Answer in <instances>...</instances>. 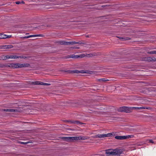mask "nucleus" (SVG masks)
Instances as JSON below:
<instances>
[{"label":"nucleus","instance_id":"nucleus-3","mask_svg":"<svg viewBox=\"0 0 156 156\" xmlns=\"http://www.w3.org/2000/svg\"><path fill=\"white\" fill-rule=\"evenodd\" d=\"M113 134L112 133H108L106 134H98L94 136L93 137L94 138H102L107 137H109L113 136Z\"/></svg>","mask_w":156,"mask_h":156},{"label":"nucleus","instance_id":"nucleus-15","mask_svg":"<svg viewBox=\"0 0 156 156\" xmlns=\"http://www.w3.org/2000/svg\"><path fill=\"white\" fill-rule=\"evenodd\" d=\"M152 57H145L143 58L142 60L143 61H147V62H152Z\"/></svg>","mask_w":156,"mask_h":156},{"label":"nucleus","instance_id":"nucleus-4","mask_svg":"<svg viewBox=\"0 0 156 156\" xmlns=\"http://www.w3.org/2000/svg\"><path fill=\"white\" fill-rule=\"evenodd\" d=\"M134 137V136L133 135H129L127 136H117L115 137L116 139L118 140H125L130 138H132Z\"/></svg>","mask_w":156,"mask_h":156},{"label":"nucleus","instance_id":"nucleus-25","mask_svg":"<svg viewBox=\"0 0 156 156\" xmlns=\"http://www.w3.org/2000/svg\"><path fill=\"white\" fill-rule=\"evenodd\" d=\"M152 61H153V62H155V61H156V58H155L154 57H152Z\"/></svg>","mask_w":156,"mask_h":156},{"label":"nucleus","instance_id":"nucleus-30","mask_svg":"<svg viewBox=\"0 0 156 156\" xmlns=\"http://www.w3.org/2000/svg\"><path fill=\"white\" fill-rule=\"evenodd\" d=\"M155 139H156V138H155Z\"/></svg>","mask_w":156,"mask_h":156},{"label":"nucleus","instance_id":"nucleus-23","mask_svg":"<svg viewBox=\"0 0 156 156\" xmlns=\"http://www.w3.org/2000/svg\"><path fill=\"white\" fill-rule=\"evenodd\" d=\"M5 66V65L2 64H0V68H3Z\"/></svg>","mask_w":156,"mask_h":156},{"label":"nucleus","instance_id":"nucleus-9","mask_svg":"<svg viewBox=\"0 0 156 156\" xmlns=\"http://www.w3.org/2000/svg\"><path fill=\"white\" fill-rule=\"evenodd\" d=\"M66 121L69 122L70 123L77 124L78 125H80L83 124L79 121L69 120Z\"/></svg>","mask_w":156,"mask_h":156},{"label":"nucleus","instance_id":"nucleus-26","mask_svg":"<svg viewBox=\"0 0 156 156\" xmlns=\"http://www.w3.org/2000/svg\"><path fill=\"white\" fill-rule=\"evenodd\" d=\"M149 142L151 143H154V142L152 140H149Z\"/></svg>","mask_w":156,"mask_h":156},{"label":"nucleus","instance_id":"nucleus-12","mask_svg":"<svg viewBox=\"0 0 156 156\" xmlns=\"http://www.w3.org/2000/svg\"><path fill=\"white\" fill-rule=\"evenodd\" d=\"M13 46L11 44L3 45L2 46L1 48L3 49H9L13 48Z\"/></svg>","mask_w":156,"mask_h":156},{"label":"nucleus","instance_id":"nucleus-2","mask_svg":"<svg viewBox=\"0 0 156 156\" xmlns=\"http://www.w3.org/2000/svg\"><path fill=\"white\" fill-rule=\"evenodd\" d=\"M8 66L13 68H21L23 67H28L30 66V64L28 63L20 64L17 63H11L9 64Z\"/></svg>","mask_w":156,"mask_h":156},{"label":"nucleus","instance_id":"nucleus-17","mask_svg":"<svg viewBox=\"0 0 156 156\" xmlns=\"http://www.w3.org/2000/svg\"><path fill=\"white\" fill-rule=\"evenodd\" d=\"M43 35L42 34H36V35H29V38L34 37H42Z\"/></svg>","mask_w":156,"mask_h":156},{"label":"nucleus","instance_id":"nucleus-21","mask_svg":"<svg viewBox=\"0 0 156 156\" xmlns=\"http://www.w3.org/2000/svg\"><path fill=\"white\" fill-rule=\"evenodd\" d=\"M17 4H20L21 3H24V2H23V1H17L15 2Z\"/></svg>","mask_w":156,"mask_h":156},{"label":"nucleus","instance_id":"nucleus-7","mask_svg":"<svg viewBox=\"0 0 156 156\" xmlns=\"http://www.w3.org/2000/svg\"><path fill=\"white\" fill-rule=\"evenodd\" d=\"M71 73H76V74H78L79 73H87L89 74H92L93 73V72L91 71H89L87 72H86L84 70H82L81 71H78L77 70H74L73 71H72L71 72Z\"/></svg>","mask_w":156,"mask_h":156},{"label":"nucleus","instance_id":"nucleus-8","mask_svg":"<svg viewBox=\"0 0 156 156\" xmlns=\"http://www.w3.org/2000/svg\"><path fill=\"white\" fill-rule=\"evenodd\" d=\"M32 84L34 85H40L44 86H48L50 85V83L41 82L39 81L32 82Z\"/></svg>","mask_w":156,"mask_h":156},{"label":"nucleus","instance_id":"nucleus-6","mask_svg":"<svg viewBox=\"0 0 156 156\" xmlns=\"http://www.w3.org/2000/svg\"><path fill=\"white\" fill-rule=\"evenodd\" d=\"M119 111L126 113H130L131 112V107H129L126 106L120 108L119 109Z\"/></svg>","mask_w":156,"mask_h":156},{"label":"nucleus","instance_id":"nucleus-27","mask_svg":"<svg viewBox=\"0 0 156 156\" xmlns=\"http://www.w3.org/2000/svg\"><path fill=\"white\" fill-rule=\"evenodd\" d=\"M40 28H41V29H44V27H43V26L42 25L41 26V27H40Z\"/></svg>","mask_w":156,"mask_h":156},{"label":"nucleus","instance_id":"nucleus-19","mask_svg":"<svg viewBox=\"0 0 156 156\" xmlns=\"http://www.w3.org/2000/svg\"><path fill=\"white\" fill-rule=\"evenodd\" d=\"M15 59L18 58H26V57H24L23 56H16V55H15Z\"/></svg>","mask_w":156,"mask_h":156},{"label":"nucleus","instance_id":"nucleus-16","mask_svg":"<svg viewBox=\"0 0 156 156\" xmlns=\"http://www.w3.org/2000/svg\"><path fill=\"white\" fill-rule=\"evenodd\" d=\"M15 55H7L5 56L4 59H9V58H13L15 59Z\"/></svg>","mask_w":156,"mask_h":156},{"label":"nucleus","instance_id":"nucleus-28","mask_svg":"<svg viewBox=\"0 0 156 156\" xmlns=\"http://www.w3.org/2000/svg\"><path fill=\"white\" fill-rule=\"evenodd\" d=\"M105 79H103V81H105Z\"/></svg>","mask_w":156,"mask_h":156},{"label":"nucleus","instance_id":"nucleus-5","mask_svg":"<svg viewBox=\"0 0 156 156\" xmlns=\"http://www.w3.org/2000/svg\"><path fill=\"white\" fill-rule=\"evenodd\" d=\"M58 43L61 45H68L70 44H78V43L75 41H59Z\"/></svg>","mask_w":156,"mask_h":156},{"label":"nucleus","instance_id":"nucleus-10","mask_svg":"<svg viewBox=\"0 0 156 156\" xmlns=\"http://www.w3.org/2000/svg\"><path fill=\"white\" fill-rule=\"evenodd\" d=\"M131 111L133 109H136V110H139L142 109H148L149 108L146 107H131Z\"/></svg>","mask_w":156,"mask_h":156},{"label":"nucleus","instance_id":"nucleus-1","mask_svg":"<svg viewBox=\"0 0 156 156\" xmlns=\"http://www.w3.org/2000/svg\"><path fill=\"white\" fill-rule=\"evenodd\" d=\"M64 140L67 142H74L77 140L88 139L89 137L87 136L65 137L62 138Z\"/></svg>","mask_w":156,"mask_h":156},{"label":"nucleus","instance_id":"nucleus-29","mask_svg":"<svg viewBox=\"0 0 156 156\" xmlns=\"http://www.w3.org/2000/svg\"><path fill=\"white\" fill-rule=\"evenodd\" d=\"M28 33H26V34H28Z\"/></svg>","mask_w":156,"mask_h":156},{"label":"nucleus","instance_id":"nucleus-18","mask_svg":"<svg viewBox=\"0 0 156 156\" xmlns=\"http://www.w3.org/2000/svg\"><path fill=\"white\" fill-rule=\"evenodd\" d=\"M119 39H120L122 41H125V40H129L130 38L129 37H126V38L122 37H117Z\"/></svg>","mask_w":156,"mask_h":156},{"label":"nucleus","instance_id":"nucleus-20","mask_svg":"<svg viewBox=\"0 0 156 156\" xmlns=\"http://www.w3.org/2000/svg\"><path fill=\"white\" fill-rule=\"evenodd\" d=\"M147 53L150 54H156V51H149L147 52Z\"/></svg>","mask_w":156,"mask_h":156},{"label":"nucleus","instance_id":"nucleus-13","mask_svg":"<svg viewBox=\"0 0 156 156\" xmlns=\"http://www.w3.org/2000/svg\"><path fill=\"white\" fill-rule=\"evenodd\" d=\"M2 111L6 112H16L17 110L12 109H3L2 110Z\"/></svg>","mask_w":156,"mask_h":156},{"label":"nucleus","instance_id":"nucleus-11","mask_svg":"<svg viewBox=\"0 0 156 156\" xmlns=\"http://www.w3.org/2000/svg\"><path fill=\"white\" fill-rule=\"evenodd\" d=\"M11 37V35H7L3 34H0V39H5Z\"/></svg>","mask_w":156,"mask_h":156},{"label":"nucleus","instance_id":"nucleus-22","mask_svg":"<svg viewBox=\"0 0 156 156\" xmlns=\"http://www.w3.org/2000/svg\"><path fill=\"white\" fill-rule=\"evenodd\" d=\"M19 143H20V144H28V142H21V141H19Z\"/></svg>","mask_w":156,"mask_h":156},{"label":"nucleus","instance_id":"nucleus-24","mask_svg":"<svg viewBox=\"0 0 156 156\" xmlns=\"http://www.w3.org/2000/svg\"><path fill=\"white\" fill-rule=\"evenodd\" d=\"M21 38H23V39L28 38H29V36H25V37H22Z\"/></svg>","mask_w":156,"mask_h":156},{"label":"nucleus","instance_id":"nucleus-14","mask_svg":"<svg viewBox=\"0 0 156 156\" xmlns=\"http://www.w3.org/2000/svg\"><path fill=\"white\" fill-rule=\"evenodd\" d=\"M82 57L78 55H69L67 56V58H78Z\"/></svg>","mask_w":156,"mask_h":156}]
</instances>
